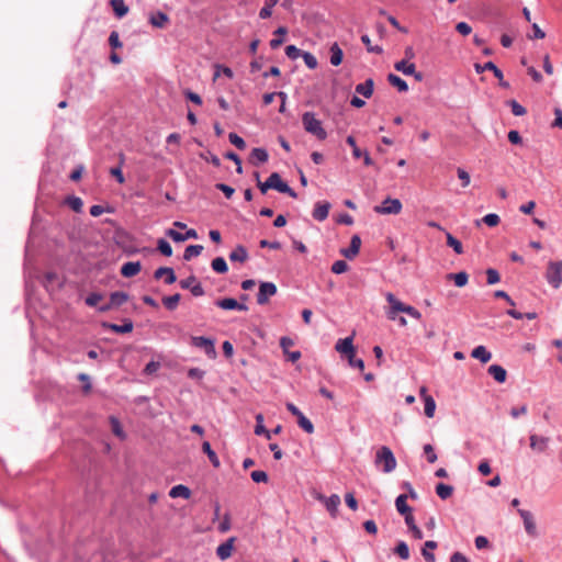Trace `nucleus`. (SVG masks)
<instances>
[{
	"label": "nucleus",
	"mask_w": 562,
	"mask_h": 562,
	"mask_svg": "<svg viewBox=\"0 0 562 562\" xmlns=\"http://www.w3.org/2000/svg\"><path fill=\"white\" fill-rule=\"evenodd\" d=\"M202 450L204 453H206L210 462L213 464L214 468H220L221 465V462H220V459L217 457V454L215 453V451L211 448V445L209 441H204L202 443Z\"/></svg>",
	"instance_id": "obj_29"
},
{
	"label": "nucleus",
	"mask_w": 562,
	"mask_h": 562,
	"mask_svg": "<svg viewBox=\"0 0 562 562\" xmlns=\"http://www.w3.org/2000/svg\"><path fill=\"white\" fill-rule=\"evenodd\" d=\"M78 379L82 382L83 384V387H82V391L85 394H88L90 391H91V383H90V378L88 374L86 373H80L78 375Z\"/></svg>",
	"instance_id": "obj_63"
},
{
	"label": "nucleus",
	"mask_w": 562,
	"mask_h": 562,
	"mask_svg": "<svg viewBox=\"0 0 562 562\" xmlns=\"http://www.w3.org/2000/svg\"><path fill=\"white\" fill-rule=\"evenodd\" d=\"M202 250H203L202 245H190L184 250L183 259L189 261L193 257H198L202 252Z\"/></svg>",
	"instance_id": "obj_36"
},
{
	"label": "nucleus",
	"mask_w": 562,
	"mask_h": 562,
	"mask_svg": "<svg viewBox=\"0 0 562 562\" xmlns=\"http://www.w3.org/2000/svg\"><path fill=\"white\" fill-rule=\"evenodd\" d=\"M457 175H458V178L461 180L462 182V187L463 188H467L469 184H470V181H471V178H470V175L468 171H465L464 169L462 168H458L457 169Z\"/></svg>",
	"instance_id": "obj_60"
},
{
	"label": "nucleus",
	"mask_w": 562,
	"mask_h": 562,
	"mask_svg": "<svg viewBox=\"0 0 562 562\" xmlns=\"http://www.w3.org/2000/svg\"><path fill=\"white\" fill-rule=\"evenodd\" d=\"M167 236L170 237L173 241H177V243H181V241H184L187 240V236H184V234L182 233H179L175 229H168L167 231Z\"/></svg>",
	"instance_id": "obj_61"
},
{
	"label": "nucleus",
	"mask_w": 562,
	"mask_h": 562,
	"mask_svg": "<svg viewBox=\"0 0 562 562\" xmlns=\"http://www.w3.org/2000/svg\"><path fill=\"white\" fill-rule=\"evenodd\" d=\"M303 53L304 52H302L300 48H297L294 45H289L285 47V55L290 59H296V58L301 57Z\"/></svg>",
	"instance_id": "obj_54"
},
{
	"label": "nucleus",
	"mask_w": 562,
	"mask_h": 562,
	"mask_svg": "<svg viewBox=\"0 0 562 562\" xmlns=\"http://www.w3.org/2000/svg\"><path fill=\"white\" fill-rule=\"evenodd\" d=\"M301 57L303 58L305 65L310 69H315L317 67V65H318L317 59L312 53L304 52Z\"/></svg>",
	"instance_id": "obj_50"
},
{
	"label": "nucleus",
	"mask_w": 562,
	"mask_h": 562,
	"mask_svg": "<svg viewBox=\"0 0 562 562\" xmlns=\"http://www.w3.org/2000/svg\"><path fill=\"white\" fill-rule=\"evenodd\" d=\"M394 68H395L397 71H401V72H403L404 75L408 76V75H411V74H414L415 64H413V63H407V60H406V59H403V60H400V61L395 63Z\"/></svg>",
	"instance_id": "obj_35"
},
{
	"label": "nucleus",
	"mask_w": 562,
	"mask_h": 562,
	"mask_svg": "<svg viewBox=\"0 0 562 562\" xmlns=\"http://www.w3.org/2000/svg\"><path fill=\"white\" fill-rule=\"evenodd\" d=\"M387 80L393 87L397 88L400 92H406L408 90L406 81L394 74H390Z\"/></svg>",
	"instance_id": "obj_31"
},
{
	"label": "nucleus",
	"mask_w": 562,
	"mask_h": 562,
	"mask_svg": "<svg viewBox=\"0 0 562 562\" xmlns=\"http://www.w3.org/2000/svg\"><path fill=\"white\" fill-rule=\"evenodd\" d=\"M149 22L153 26L162 29L169 22V18L164 12H157L150 15Z\"/></svg>",
	"instance_id": "obj_27"
},
{
	"label": "nucleus",
	"mask_w": 562,
	"mask_h": 562,
	"mask_svg": "<svg viewBox=\"0 0 562 562\" xmlns=\"http://www.w3.org/2000/svg\"><path fill=\"white\" fill-rule=\"evenodd\" d=\"M402 202L398 199L386 198L380 205L374 206V212L379 214H400Z\"/></svg>",
	"instance_id": "obj_6"
},
{
	"label": "nucleus",
	"mask_w": 562,
	"mask_h": 562,
	"mask_svg": "<svg viewBox=\"0 0 562 562\" xmlns=\"http://www.w3.org/2000/svg\"><path fill=\"white\" fill-rule=\"evenodd\" d=\"M481 222L486 224L490 227H495L499 224L501 218L497 214L490 213V214L483 216L480 221H476V225L479 226Z\"/></svg>",
	"instance_id": "obj_42"
},
{
	"label": "nucleus",
	"mask_w": 562,
	"mask_h": 562,
	"mask_svg": "<svg viewBox=\"0 0 562 562\" xmlns=\"http://www.w3.org/2000/svg\"><path fill=\"white\" fill-rule=\"evenodd\" d=\"M228 139H229V142H231L234 146H236L238 149L243 150V149H245V148H246V143H245V140H244L240 136H238L236 133H231V134L228 135Z\"/></svg>",
	"instance_id": "obj_53"
},
{
	"label": "nucleus",
	"mask_w": 562,
	"mask_h": 562,
	"mask_svg": "<svg viewBox=\"0 0 562 562\" xmlns=\"http://www.w3.org/2000/svg\"><path fill=\"white\" fill-rule=\"evenodd\" d=\"M447 245L451 247L458 255L463 254L462 244L450 233H446Z\"/></svg>",
	"instance_id": "obj_43"
},
{
	"label": "nucleus",
	"mask_w": 562,
	"mask_h": 562,
	"mask_svg": "<svg viewBox=\"0 0 562 562\" xmlns=\"http://www.w3.org/2000/svg\"><path fill=\"white\" fill-rule=\"evenodd\" d=\"M447 278L449 280H453L454 281V284L458 286V288H462L467 283H468V280H469V276L467 272L464 271H461V272H458V273H449L447 276Z\"/></svg>",
	"instance_id": "obj_34"
},
{
	"label": "nucleus",
	"mask_w": 562,
	"mask_h": 562,
	"mask_svg": "<svg viewBox=\"0 0 562 562\" xmlns=\"http://www.w3.org/2000/svg\"><path fill=\"white\" fill-rule=\"evenodd\" d=\"M192 345L201 348L204 350V352L207 356H214L215 355V348L213 340L206 338V337H192Z\"/></svg>",
	"instance_id": "obj_13"
},
{
	"label": "nucleus",
	"mask_w": 562,
	"mask_h": 562,
	"mask_svg": "<svg viewBox=\"0 0 562 562\" xmlns=\"http://www.w3.org/2000/svg\"><path fill=\"white\" fill-rule=\"evenodd\" d=\"M360 247H361V239H360V237L358 235H353L351 237L349 248L341 249L340 252L346 258L352 259V258H355L359 254Z\"/></svg>",
	"instance_id": "obj_14"
},
{
	"label": "nucleus",
	"mask_w": 562,
	"mask_h": 562,
	"mask_svg": "<svg viewBox=\"0 0 562 562\" xmlns=\"http://www.w3.org/2000/svg\"><path fill=\"white\" fill-rule=\"evenodd\" d=\"M128 295L125 292H113L110 295V302L105 305L100 306L101 312H108L114 307H119L127 302Z\"/></svg>",
	"instance_id": "obj_9"
},
{
	"label": "nucleus",
	"mask_w": 562,
	"mask_h": 562,
	"mask_svg": "<svg viewBox=\"0 0 562 562\" xmlns=\"http://www.w3.org/2000/svg\"><path fill=\"white\" fill-rule=\"evenodd\" d=\"M235 538H229L226 542L220 544L216 549V554L221 560H226L231 558L234 549Z\"/></svg>",
	"instance_id": "obj_20"
},
{
	"label": "nucleus",
	"mask_w": 562,
	"mask_h": 562,
	"mask_svg": "<svg viewBox=\"0 0 562 562\" xmlns=\"http://www.w3.org/2000/svg\"><path fill=\"white\" fill-rule=\"evenodd\" d=\"M361 41L366 45L368 52L375 53V54H382L383 53V48L381 46H379V45L373 46L371 44V40H370V37L368 35H362L361 36Z\"/></svg>",
	"instance_id": "obj_49"
},
{
	"label": "nucleus",
	"mask_w": 562,
	"mask_h": 562,
	"mask_svg": "<svg viewBox=\"0 0 562 562\" xmlns=\"http://www.w3.org/2000/svg\"><path fill=\"white\" fill-rule=\"evenodd\" d=\"M278 2L279 0H265V5L259 12V18L263 20L270 18L272 14V9Z\"/></svg>",
	"instance_id": "obj_37"
},
{
	"label": "nucleus",
	"mask_w": 562,
	"mask_h": 562,
	"mask_svg": "<svg viewBox=\"0 0 562 562\" xmlns=\"http://www.w3.org/2000/svg\"><path fill=\"white\" fill-rule=\"evenodd\" d=\"M487 371L498 383H504L506 381L507 372L503 367L498 364H492Z\"/></svg>",
	"instance_id": "obj_22"
},
{
	"label": "nucleus",
	"mask_w": 562,
	"mask_h": 562,
	"mask_svg": "<svg viewBox=\"0 0 562 562\" xmlns=\"http://www.w3.org/2000/svg\"><path fill=\"white\" fill-rule=\"evenodd\" d=\"M154 278L155 279H161V278H165V283L166 284H172L176 282L177 280V277L175 274V271L172 268H169V267H160L158 268L155 273H154Z\"/></svg>",
	"instance_id": "obj_16"
},
{
	"label": "nucleus",
	"mask_w": 562,
	"mask_h": 562,
	"mask_svg": "<svg viewBox=\"0 0 562 562\" xmlns=\"http://www.w3.org/2000/svg\"><path fill=\"white\" fill-rule=\"evenodd\" d=\"M317 499L322 501L326 507V509L330 513L333 517L337 516L338 507L340 505V497L336 494H333L329 497H325L324 495H318Z\"/></svg>",
	"instance_id": "obj_11"
},
{
	"label": "nucleus",
	"mask_w": 562,
	"mask_h": 562,
	"mask_svg": "<svg viewBox=\"0 0 562 562\" xmlns=\"http://www.w3.org/2000/svg\"><path fill=\"white\" fill-rule=\"evenodd\" d=\"M348 270V265L344 260H337L331 266V271L336 274L344 273Z\"/></svg>",
	"instance_id": "obj_56"
},
{
	"label": "nucleus",
	"mask_w": 562,
	"mask_h": 562,
	"mask_svg": "<svg viewBox=\"0 0 562 562\" xmlns=\"http://www.w3.org/2000/svg\"><path fill=\"white\" fill-rule=\"evenodd\" d=\"M251 161L255 165L263 164L268 160V153L263 148H254L250 154Z\"/></svg>",
	"instance_id": "obj_30"
},
{
	"label": "nucleus",
	"mask_w": 562,
	"mask_h": 562,
	"mask_svg": "<svg viewBox=\"0 0 562 562\" xmlns=\"http://www.w3.org/2000/svg\"><path fill=\"white\" fill-rule=\"evenodd\" d=\"M547 281L558 289L562 283V260L549 261L546 271Z\"/></svg>",
	"instance_id": "obj_4"
},
{
	"label": "nucleus",
	"mask_w": 562,
	"mask_h": 562,
	"mask_svg": "<svg viewBox=\"0 0 562 562\" xmlns=\"http://www.w3.org/2000/svg\"><path fill=\"white\" fill-rule=\"evenodd\" d=\"M251 479L256 483H267L268 474L265 471H252L250 474Z\"/></svg>",
	"instance_id": "obj_58"
},
{
	"label": "nucleus",
	"mask_w": 562,
	"mask_h": 562,
	"mask_svg": "<svg viewBox=\"0 0 562 562\" xmlns=\"http://www.w3.org/2000/svg\"><path fill=\"white\" fill-rule=\"evenodd\" d=\"M169 496L172 498L182 497L184 499H188L191 496V491L186 485L179 484V485L173 486L169 491Z\"/></svg>",
	"instance_id": "obj_25"
},
{
	"label": "nucleus",
	"mask_w": 562,
	"mask_h": 562,
	"mask_svg": "<svg viewBox=\"0 0 562 562\" xmlns=\"http://www.w3.org/2000/svg\"><path fill=\"white\" fill-rule=\"evenodd\" d=\"M394 552L403 560H407L409 558V549L406 542L400 541L395 547Z\"/></svg>",
	"instance_id": "obj_48"
},
{
	"label": "nucleus",
	"mask_w": 562,
	"mask_h": 562,
	"mask_svg": "<svg viewBox=\"0 0 562 562\" xmlns=\"http://www.w3.org/2000/svg\"><path fill=\"white\" fill-rule=\"evenodd\" d=\"M352 341H353V337L352 336L347 337L345 339H339L336 342L335 349L338 352L344 353L347 357H349L350 355L355 353V348H353Z\"/></svg>",
	"instance_id": "obj_15"
},
{
	"label": "nucleus",
	"mask_w": 562,
	"mask_h": 562,
	"mask_svg": "<svg viewBox=\"0 0 562 562\" xmlns=\"http://www.w3.org/2000/svg\"><path fill=\"white\" fill-rule=\"evenodd\" d=\"M374 82L372 79H367L363 83L356 86V92L362 94L364 98H370L373 93Z\"/></svg>",
	"instance_id": "obj_24"
},
{
	"label": "nucleus",
	"mask_w": 562,
	"mask_h": 562,
	"mask_svg": "<svg viewBox=\"0 0 562 562\" xmlns=\"http://www.w3.org/2000/svg\"><path fill=\"white\" fill-rule=\"evenodd\" d=\"M385 300L389 303L386 316L390 321H396L398 313H405L417 321L422 318V314L418 310L401 302L393 293L387 292Z\"/></svg>",
	"instance_id": "obj_1"
},
{
	"label": "nucleus",
	"mask_w": 562,
	"mask_h": 562,
	"mask_svg": "<svg viewBox=\"0 0 562 562\" xmlns=\"http://www.w3.org/2000/svg\"><path fill=\"white\" fill-rule=\"evenodd\" d=\"M110 424H111L112 432H113L116 437H119V438H121V439H124V438H125V434H124V431H123V428H122V426H121L120 420H119L116 417L111 416V417H110Z\"/></svg>",
	"instance_id": "obj_44"
},
{
	"label": "nucleus",
	"mask_w": 562,
	"mask_h": 562,
	"mask_svg": "<svg viewBox=\"0 0 562 562\" xmlns=\"http://www.w3.org/2000/svg\"><path fill=\"white\" fill-rule=\"evenodd\" d=\"M108 327L117 334L131 333L133 330V323L131 321L125 322L123 325L109 324Z\"/></svg>",
	"instance_id": "obj_40"
},
{
	"label": "nucleus",
	"mask_w": 562,
	"mask_h": 562,
	"mask_svg": "<svg viewBox=\"0 0 562 562\" xmlns=\"http://www.w3.org/2000/svg\"><path fill=\"white\" fill-rule=\"evenodd\" d=\"M329 209L328 202H317L313 210V217L318 222L325 221L328 217Z\"/></svg>",
	"instance_id": "obj_17"
},
{
	"label": "nucleus",
	"mask_w": 562,
	"mask_h": 562,
	"mask_svg": "<svg viewBox=\"0 0 562 562\" xmlns=\"http://www.w3.org/2000/svg\"><path fill=\"white\" fill-rule=\"evenodd\" d=\"M436 548H437L436 541L428 540L425 542V544L422 549V554L427 562L436 561L435 554L430 551V550H435Z\"/></svg>",
	"instance_id": "obj_26"
},
{
	"label": "nucleus",
	"mask_w": 562,
	"mask_h": 562,
	"mask_svg": "<svg viewBox=\"0 0 562 562\" xmlns=\"http://www.w3.org/2000/svg\"><path fill=\"white\" fill-rule=\"evenodd\" d=\"M344 53L337 43L330 46V64L333 66H339L342 61Z\"/></svg>",
	"instance_id": "obj_28"
},
{
	"label": "nucleus",
	"mask_w": 562,
	"mask_h": 562,
	"mask_svg": "<svg viewBox=\"0 0 562 562\" xmlns=\"http://www.w3.org/2000/svg\"><path fill=\"white\" fill-rule=\"evenodd\" d=\"M180 299H181V295L179 293L170 295V296H165L162 299V304L165 305V307L167 310L173 311L177 308Z\"/></svg>",
	"instance_id": "obj_39"
},
{
	"label": "nucleus",
	"mask_w": 562,
	"mask_h": 562,
	"mask_svg": "<svg viewBox=\"0 0 562 562\" xmlns=\"http://www.w3.org/2000/svg\"><path fill=\"white\" fill-rule=\"evenodd\" d=\"M302 124L304 130L314 135L317 139L324 140L327 137V133L325 128L323 127L322 122L316 119L315 114L313 112H305L302 115Z\"/></svg>",
	"instance_id": "obj_2"
},
{
	"label": "nucleus",
	"mask_w": 562,
	"mask_h": 562,
	"mask_svg": "<svg viewBox=\"0 0 562 562\" xmlns=\"http://www.w3.org/2000/svg\"><path fill=\"white\" fill-rule=\"evenodd\" d=\"M509 106L512 108V112L515 116H522L526 114V109L519 104L516 100L508 101Z\"/></svg>",
	"instance_id": "obj_51"
},
{
	"label": "nucleus",
	"mask_w": 562,
	"mask_h": 562,
	"mask_svg": "<svg viewBox=\"0 0 562 562\" xmlns=\"http://www.w3.org/2000/svg\"><path fill=\"white\" fill-rule=\"evenodd\" d=\"M66 204L77 213L81 212L83 205L82 200L74 195L66 199Z\"/></svg>",
	"instance_id": "obj_46"
},
{
	"label": "nucleus",
	"mask_w": 562,
	"mask_h": 562,
	"mask_svg": "<svg viewBox=\"0 0 562 562\" xmlns=\"http://www.w3.org/2000/svg\"><path fill=\"white\" fill-rule=\"evenodd\" d=\"M299 426L307 434L314 432V426L312 422L303 415V413L296 417Z\"/></svg>",
	"instance_id": "obj_45"
},
{
	"label": "nucleus",
	"mask_w": 562,
	"mask_h": 562,
	"mask_svg": "<svg viewBox=\"0 0 562 562\" xmlns=\"http://www.w3.org/2000/svg\"><path fill=\"white\" fill-rule=\"evenodd\" d=\"M157 248L164 256L170 257L172 255V248L170 244L165 239L158 240Z\"/></svg>",
	"instance_id": "obj_52"
},
{
	"label": "nucleus",
	"mask_w": 562,
	"mask_h": 562,
	"mask_svg": "<svg viewBox=\"0 0 562 562\" xmlns=\"http://www.w3.org/2000/svg\"><path fill=\"white\" fill-rule=\"evenodd\" d=\"M215 304H216V306H218L222 310H238V311H243V312L248 311L247 305H245L244 303H239L237 300H235L233 297H225V299L217 300L215 302Z\"/></svg>",
	"instance_id": "obj_12"
},
{
	"label": "nucleus",
	"mask_w": 562,
	"mask_h": 562,
	"mask_svg": "<svg viewBox=\"0 0 562 562\" xmlns=\"http://www.w3.org/2000/svg\"><path fill=\"white\" fill-rule=\"evenodd\" d=\"M266 187H270L281 193H286L291 198H296V193L293 189H291L288 183L283 182L280 175L278 172H272L269 178L266 180Z\"/></svg>",
	"instance_id": "obj_5"
},
{
	"label": "nucleus",
	"mask_w": 562,
	"mask_h": 562,
	"mask_svg": "<svg viewBox=\"0 0 562 562\" xmlns=\"http://www.w3.org/2000/svg\"><path fill=\"white\" fill-rule=\"evenodd\" d=\"M425 415L429 418L434 417L436 411V402L431 396H425Z\"/></svg>",
	"instance_id": "obj_47"
},
{
	"label": "nucleus",
	"mask_w": 562,
	"mask_h": 562,
	"mask_svg": "<svg viewBox=\"0 0 562 562\" xmlns=\"http://www.w3.org/2000/svg\"><path fill=\"white\" fill-rule=\"evenodd\" d=\"M374 463L376 467L382 465V471L385 473L392 472L397 465L392 450L386 446L381 447L376 451Z\"/></svg>",
	"instance_id": "obj_3"
},
{
	"label": "nucleus",
	"mask_w": 562,
	"mask_h": 562,
	"mask_svg": "<svg viewBox=\"0 0 562 562\" xmlns=\"http://www.w3.org/2000/svg\"><path fill=\"white\" fill-rule=\"evenodd\" d=\"M231 261L245 262L248 259V251L243 245H238L229 254Z\"/></svg>",
	"instance_id": "obj_23"
},
{
	"label": "nucleus",
	"mask_w": 562,
	"mask_h": 562,
	"mask_svg": "<svg viewBox=\"0 0 562 562\" xmlns=\"http://www.w3.org/2000/svg\"><path fill=\"white\" fill-rule=\"evenodd\" d=\"M471 356L474 359L480 360L482 363L488 362L491 360V358H492V353L484 346L475 347L472 350Z\"/></svg>",
	"instance_id": "obj_21"
},
{
	"label": "nucleus",
	"mask_w": 562,
	"mask_h": 562,
	"mask_svg": "<svg viewBox=\"0 0 562 562\" xmlns=\"http://www.w3.org/2000/svg\"><path fill=\"white\" fill-rule=\"evenodd\" d=\"M395 506L401 515L409 514L412 508L407 505V495L401 494L395 499Z\"/></svg>",
	"instance_id": "obj_32"
},
{
	"label": "nucleus",
	"mask_w": 562,
	"mask_h": 562,
	"mask_svg": "<svg viewBox=\"0 0 562 562\" xmlns=\"http://www.w3.org/2000/svg\"><path fill=\"white\" fill-rule=\"evenodd\" d=\"M110 4L117 18H123L128 12V7L123 0H111Z\"/></svg>",
	"instance_id": "obj_33"
},
{
	"label": "nucleus",
	"mask_w": 562,
	"mask_h": 562,
	"mask_svg": "<svg viewBox=\"0 0 562 562\" xmlns=\"http://www.w3.org/2000/svg\"><path fill=\"white\" fill-rule=\"evenodd\" d=\"M103 296L100 293H91L86 297V304L89 306H97Z\"/></svg>",
	"instance_id": "obj_62"
},
{
	"label": "nucleus",
	"mask_w": 562,
	"mask_h": 562,
	"mask_svg": "<svg viewBox=\"0 0 562 562\" xmlns=\"http://www.w3.org/2000/svg\"><path fill=\"white\" fill-rule=\"evenodd\" d=\"M456 30L463 36H467L472 32V27L465 22H459L456 25Z\"/></svg>",
	"instance_id": "obj_64"
},
{
	"label": "nucleus",
	"mask_w": 562,
	"mask_h": 562,
	"mask_svg": "<svg viewBox=\"0 0 562 562\" xmlns=\"http://www.w3.org/2000/svg\"><path fill=\"white\" fill-rule=\"evenodd\" d=\"M529 439H530V448L533 451L543 452L547 450L548 443H549L548 437L531 435Z\"/></svg>",
	"instance_id": "obj_19"
},
{
	"label": "nucleus",
	"mask_w": 562,
	"mask_h": 562,
	"mask_svg": "<svg viewBox=\"0 0 562 562\" xmlns=\"http://www.w3.org/2000/svg\"><path fill=\"white\" fill-rule=\"evenodd\" d=\"M423 449H424V453L426 454L427 461L429 463H435L437 461V454L435 452V448L431 445L427 443L424 446Z\"/></svg>",
	"instance_id": "obj_55"
},
{
	"label": "nucleus",
	"mask_w": 562,
	"mask_h": 562,
	"mask_svg": "<svg viewBox=\"0 0 562 562\" xmlns=\"http://www.w3.org/2000/svg\"><path fill=\"white\" fill-rule=\"evenodd\" d=\"M436 493L441 499H447L452 495L453 486L439 483L436 486Z\"/></svg>",
	"instance_id": "obj_38"
},
{
	"label": "nucleus",
	"mask_w": 562,
	"mask_h": 562,
	"mask_svg": "<svg viewBox=\"0 0 562 562\" xmlns=\"http://www.w3.org/2000/svg\"><path fill=\"white\" fill-rule=\"evenodd\" d=\"M277 294V285L272 282H261L259 285V292L257 294V303L265 305L268 303L269 297Z\"/></svg>",
	"instance_id": "obj_7"
},
{
	"label": "nucleus",
	"mask_w": 562,
	"mask_h": 562,
	"mask_svg": "<svg viewBox=\"0 0 562 562\" xmlns=\"http://www.w3.org/2000/svg\"><path fill=\"white\" fill-rule=\"evenodd\" d=\"M474 68L477 74H482L485 70L493 71L494 76L499 80V86L504 88L509 87V83L504 80L502 70L493 61H487L484 65L475 64Z\"/></svg>",
	"instance_id": "obj_8"
},
{
	"label": "nucleus",
	"mask_w": 562,
	"mask_h": 562,
	"mask_svg": "<svg viewBox=\"0 0 562 562\" xmlns=\"http://www.w3.org/2000/svg\"><path fill=\"white\" fill-rule=\"evenodd\" d=\"M109 44L112 48H121L123 46L122 42L120 41L119 33L116 31H112L109 36Z\"/></svg>",
	"instance_id": "obj_59"
},
{
	"label": "nucleus",
	"mask_w": 562,
	"mask_h": 562,
	"mask_svg": "<svg viewBox=\"0 0 562 562\" xmlns=\"http://www.w3.org/2000/svg\"><path fill=\"white\" fill-rule=\"evenodd\" d=\"M211 266L217 273H226L228 270L227 263L223 257H216L213 259Z\"/></svg>",
	"instance_id": "obj_41"
},
{
	"label": "nucleus",
	"mask_w": 562,
	"mask_h": 562,
	"mask_svg": "<svg viewBox=\"0 0 562 562\" xmlns=\"http://www.w3.org/2000/svg\"><path fill=\"white\" fill-rule=\"evenodd\" d=\"M142 270V265L139 261H128L125 262L121 268V274L125 278H132L138 274Z\"/></svg>",
	"instance_id": "obj_18"
},
{
	"label": "nucleus",
	"mask_w": 562,
	"mask_h": 562,
	"mask_svg": "<svg viewBox=\"0 0 562 562\" xmlns=\"http://www.w3.org/2000/svg\"><path fill=\"white\" fill-rule=\"evenodd\" d=\"M518 514L520 515L524 521L526 532L531 537H537V526L532 514L525 509H518Z\"/></svg>",
	"instance_id": "obj_10"
},
{
	"label": "nucleus",
	"mask_w": 562,
	"mask_h": 562,
	"mask_svg": "<svg viewBox=\"0 0 562 562\" xmlns=\"http://www.w3.org/2000/svg\"><path fill=\"white\" fill-rule=\"evenodd\" d=\"M486 278H487V280H486L487 284H491V285L499 282V280H501L498 271L495 269H492V268L486 270Z\"/></svg>",
	"instance_id": "obj_57"
}]
</instances>
